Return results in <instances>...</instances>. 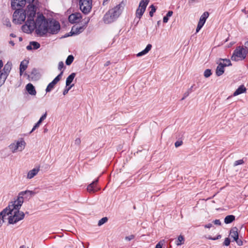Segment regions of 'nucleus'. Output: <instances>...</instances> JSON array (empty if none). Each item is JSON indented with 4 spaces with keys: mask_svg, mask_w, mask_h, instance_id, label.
<instances>
[{
    "mask_svg": "<svg viewBox=\"0 0 248 248\" xmlns=\"http://www.w3.org/2000/svg\"><path fill=\"white\" fill-rule=\"evenodd\" d=\"M212 75L211 70L210 69H206L204 72V76L205 78H208Z\"/></svg>",
    "mask_w": 248,
    "mask_h": 248,
    "instance_id": "obj_37",
    "label": "nucleus"
},
{
    "mask_svg": "<svg viewBox=\"0 0 248 248\" xmlns=\"http://www.w3.org/2000/svg\"><path fill=\"white\" fill-rule=\"evenodd\" d=\"M214 223L216 225H221V221L219 219H216L214 221Z\"/></svg>",
    "mask_w": 248,
    "mask_h": 248,
    "instance_id": "obj_51",
    "label": "nucleus"
},
{
    "mask_svg": "<svg viewBox=\"0 0 248 248\" xmlns=\"http://www.w3.org/2000/svg\"><path fill=\"white\" fill-rule=\"evenodd\" d=\"M220 61H222V64L225 67L232 65V63L229 59H220Z\"/></svg>",
    "mask_w": 248,
    "mask_h": 248,
    "instance_id": "obj_29",
    "label": "nucleus"
},
{
    "mask_svg": "<svg viewBox=\"0 0 248 248\" xmlns=\"http://www.w3.org/2000/svg\"><path fill=\"white\" fill-rule=\"evenodd\" d=\"M235 220V216L233 215L227 216L224 218V222L226 224H229L232 223Z\"/></svg>",
    "mask_w": 248,
    "mask_h": 248,
    "instance_id": "obj_27",
    "label": "nucleus"
},
{
    "mask_svg": "<svg viewBox=\"0 0 248 248\" xmlns=\"http://www.w3.org/2000/svg\"><path fill=\"white\" fill-rule=\"evenodd\" d=\"M168 20H169V17H168L167 16H165L163 17V22L164 23H167Z\"/></svg>",
    "mask_w": 248,
    "mask_h": 248,
    "instance_id": "obj_54",
    "label": "nucleus"
},
{
    "mask_svg": "<svg viewBox=\"0 0 248 248\" xmlns=\"http://www.w3.org/2000/svg\"><path fill=\"white\" fill-rule=\"evenodd\" d=\"M40 47V45L39 43L35 41H31L30 44L27 46L26 48L28 50L33 49H37Z\"/></svg>",
    "mask_w": 248,
    "mask_h": 248,
    "instance_id": "obj_18",
    "label": "nucleus"
},
{
    "mask_svg": "<svg viewBox=\"0 0 248 248\" xmlns=\"http://www.w3.org/2000/svg\"><path fill=\"white\" fill-rule=\"evenodd\" d=\"M81 17V16L80 13H76L70 15L68 17V20L70 23H75L78 22Z\"/></svg>",
    "mask_w": 248,
    "mask_h": 248,
    "instance_id": "obj_14",
    "label": "nucleus"
},
{
    "mask_svg": "<svg viewBox=\"0 0 248 248\" xmlns=\"http://www.w3.org/2000/svg\"><path fill=\"white\" fill-rule=\"evenodd\" d=\"M108 1L109 0H104L103 5H105L106 4V3H107Z\"/></svg>",
    "mask_w": 248,
    "mask_h": 248,
    "instance_id": "obj_57",
    "label": "nucleus"
},
{
    "mask_svg": "<svg viewBox=\"0 0 248 248\" xmlns=\"http://www.w3.org/2000/svg\"><path fill=\"white\" fill-rule=\"evenodd\" d=\"M26 143L25 141L21 139L20 140L17 141L16 143H13L9 146V149L13 153L16 151H22L25 147Z\"/></svg>",
    "mask_w": 248,
    "mask_h": 248,
    "instance_id": "obj_7",
    "label": "nucleus"
},
{
    "mask_svg": "<svg viewBox=\"0 0 248 248\" xmlns=\"http://www.w3.org/2000/svg\"><path fill=\"white\" fill-rule=\"evenodd\" d=\"M203 25H202V24L198 23L197 28H196V32H198L199 31L202 29V28L203 27Z\"/></svg>",
    "mask_w": 248,
    "mask_h": 248,
    "instance_id": "obj_49",
    "label": "nucleus"
},
{
    "mask_svg": "<svg viewBox=\"0 0 248 248\" xmlns=\"http://www.w3.org/2000/svg\"><path fill=\"white\" fill-rule=\"evenodd\" d=\"M6 211V210H3L0 213V227L2 226L3 223L7 219V217H5V216L4 215Z\"/></svg>",
    "mask_w": 248,
    "mask_h": 248,
    "instance_id": "obj_28",
    "label": "nucleus"
},
{
    "mask_svg": "<svg viewBox=\"0 0 248 248\" xmlns=\"http://www.w3.org/2000/svg\"><path fill=\"white\" fill-rule=\"evenodd\" d=\"M29 21L31 22L28 26H25L24 29L26 31L36 29L37 34L40 36H42L47 32L57 34L60 30V24L58 21L54 19H46L42 14H38L35 21L30 19Z\"/></svg>",
    "mask_w": 248,
    "mask_h": 248,
    "instance_id": "obj_1",
    "label": "nucleus"
},
{
    "mask_svg": "<svg viewBox=\"0 0 248 248\" xmlns=\"http://www.w3.org/2000/svg\"><path fill=\"white\" fill-rule=\"evenodd\" d=\"M98 181V179H97L88 185L87 186V190L89 192L94 193L97 190L95 187V185L97 184Z\"/></svg>",
    "mask_w": 248,
    "mask_h": 248,
    "instance_id": "obj_16",
    "label": "nucleus"
},
{
    "mask_svg": "<svg viewBox=\"0 0 248 248\" xmlns=\"http://www.w3.org/2000/svg\"><path fill=\"white\" fill-rule=\"evenodd\" d=\"M238 229L236 227H233L230 230V236L233 239L238 246H242L243 242L241 239H239L238 233Z\"/></svg>",
    "mask_w": 248,
    "mask_h": 248,
    "instance_id": "obj_10",
    "label": "nucleus"
},
{
    "mask_svg": "<svg viewBox=\"0 0 248 248\" xmlns=\"http://www.w3.org/2000/svg\"><path fill=\"white\" fill-rule=\"evenodd\" d=\"M247 51H248V41L245 43V48Z\"/></svg>",
    "mask_w": 248,
    "mask_h": 248,
    "instance_id": "obj_55",
    "label": "nucleus"
},
{
    "mask_svg": "<svg viewBox=\"0 0 248 248\" xmlns=\"http://www.w3.org/2000/svg\"><path fill=\"white\" fill-rule=\"evenodd\" d=\"M22 205L18 206L15 201L10 202L9 205L4 210L6 211L4 215L7 219L8 220L9 224H15L17 222L23 219L25 217V214L23 212L19 211Z\"/></svg>",
    "mask_w": 248,
    "mask_h": 248,
    "instance_id": "obj_3",
    "label": "nucleus"
},
{
    "mask_svg": "<svg viewBox=\"0 0 248 248\" xmlns=\"http://www.w3.org/2000/svg\"><path fill=\"white\" fill-rule=\"evenodd\" d=\"M115 18L112 16V15L108 12L104 16L103 20L106 24H109L113 22L115 20Z\"/></svg>",
    "mask_w": 248,
    "mask_h": 248,
    "instance_id": "obj_15",
    "label": "nucleus"
},
{
    "mask_svg": "<svg viewBox=\"0 0 248 248\" xmlns=\"http://www.w3.org/2000/svg\"><path fill=\"white\" fill-rule=\"evenodd\" d=\"M185 241L184 237L182 235H179L178 237V239L176 241L177 245H181L183 243H184Z\"/></svg>",
    "mask_w": 248,
    "mask_h": 248,
    "instance_id": "obj_33",
    "label": "nucleus"
},
{
    "mask_svg": "<svg viewBox=\"0 0 248 248\" xmlns=\"http://www.w3.org/2000/svg\"><path fill=\"white\" fill-rule=\"evenodd\" d=\"M63 75V71H62L50 83L48 84L46 89V93L50 92L52 90L55 85L61 80Z\"/></svg>",
    "mask_w": 248,
    "mask_h": 248,
    "instance_id": "obj_11",
    "label": "nucleus"
},
{
    "mask_svg": "<svg viewBox=\"0 0 248 248\" xmlns=\"http://www.w3.org/2000/svg\"><path fill=\"white\" fill-rule=\"evenodd\" d=\"M36 194V192L33 191L25 190L19 193L16 200L14 201L18 204V206L22 205L24 200L29 201L33 196Z\"/></svg>",
    "mask_w": 248,
    "mask_h": 248,
    "instance_id": "obj_4",
    "label": "nucleus"
},
{
    "mask_svg": "<svg viewBox=\"0 0 248 248\" xmlns=\"http://www.w3.org/2000/svg\"><path fill=\"white\" fill-rule=\"evenodd\" d=\"M12 69V64L11 63L7 62L4 66V68L1 71V73L5 75V76H8L11 70Z\"/></svg>",
    "mask_w": 248,
    "mask_h": 248,
    "instance_id": "obj_20",
    "label": "nucleus"
},
{
    "mask_svg": "<svg viewBox=\"0 0 248 248\" xmlns=\"http://www.w3.org/2000/svg\"><path fill=\"white\" fill-rule=\"evenodd\" d=\"M183 144V142L181 140H178L175 142V147H178L181 146Z\"/></svg>",
    "mask_w": 248,
    "mask_h": 248,
    "instance_id": "obj_44",
    "label": "nucleus"
},
{
    "mask_svg": "<svg viewBox=\"0 0 248 248\" xmlns=\"http://www.w3.org/2000/svg\"><path fill=\"white\" fill-rule=\"evenodd\" d=\"M41 123H40L39 121H38L36 124L34 125L31 131V133L33 131H34L36 128L39 127Z\"/></svg>",
    "mask_w": 248,
    "mask_h": 248,
    "instance_id": "obj_41",
    "label": "nucleus"
},
{
    "mask_svg": "<svg viewBox=\"0 0 248 248\" xmlns=\"http://www.w3.org/2000/svg\"><path fill=\"white\" fill-rule=\"evenodd\" d=\"M75 76H76V73H72L67 78L66 80V86H69L71 85L70 84L73 81Z\"/></svg>",
    "mask_w": 248,
    "mask_h": 248,
    "instance_id": "obj_26",
    "label": "nucleus"
},
{
    "mask_svg": "<svg viewBox=\"0 0 248 248\" xmlns=\"http://www.w3.org/2000/svg\"><path fill=\"white\" fill-rule=\"evenodd\" d=\"M81 143V140L80 138H77L74 142L75 145L77 146H79Z\"/></svg>",
    "mask_w": 248,
    "mask_h": 248,
    "instance_id": "obj_47",
    "label": "nucleus"
},
{
    "mask_svg": "<svg viewBox=\"0 0 248 248\" xmlns=\"http://www.w3.org/2000/svg\"><path fill=\"white\" fill-rule=\"evenodd\" d=\"M46 131H47V129H45V132H46Z\"/></svg>",
    "mask_w": 248,
    "mask_h": 248,
    "instance_id": "obj_64",
    "label": "nucleus"
},
{
    "mask_svg": "<svg viewBox=\"0 0 248 248\" xmlns=\"http://www.w3.org/2000/svg\"><path fill=\"white\" fill-rule=\"evenodd\" d=\"M74 59V58L73 55H69L68 56V57L67 58L66 61H65L66 64L67 65H70L73 62Z\"/></svg>",
    "mask_w": 248,
    "mask_h": 248,
    "instance_id": "obj_32",
    "label": "nucleus"
},
{
    "mask_svg": "<svg viewBox=\"0 0 248 248\" xmlns=\"http://www.w3.org/2000/svg\"><path fill=\"white\" fill-rule=\"evenodd\" d=\"M122 5L121 4L117 5L114 8L109 10L108 12L112 15L113 17H114L115 19L120 15L122 12Z\"/></svg>",
    "mask_w": 248,
    "mask_h": 248,
    "instance_id": "obj_13",
    "label": "nucleus"
},
{
    "mask_svg": "<svg viewBox=\"0 0 248 248\" xmlns=\"http://www.w3.org/2000/svg\"><path fill=\"white\" fill-rule=\"evenodd\" d=\"M46 115L47 113L46 112L41 117L38 121H39L40 123H42V121H44L46 118Z\"/></svg>",
    "mask_w": 248,
    "mask_h": 248,
    "instance_id": "obj_43",
    "label": "nucleus"
},
{
    "mask_svg": "<svg viewBox=\"0 0 248 248\" xmlns=\"http://www.w3.org/2000/svg\"><path fill=\"white\" fill-rule=\"evenodd\" d=\"M135 237V236L133 234H131L129 236H126L125 237V239L127 241H130L132 239H133Z\"/></svg>",
    "mask_w": 248,
    "mask_h": 248,
    "instance_id": "obj_46",
    "label": "nucleus"
},
{
    "mask_svg": "<svg viewBox=\"0 0 248 248\" xmlns=\"http://www.w3.org/2000/svg\"><path fill=\"white\" fill-rule=\"evenodd\" d=\"M39 170V168H34L30 170L28 173L27 178L29 179L32 178L38 173Z\"/></svg>",
    "mask_w": 248,
    "mask_h": 248,
    "instance_id": "obj_21",
    "label": "nucleus"
},
{
    "mask_svg": "<svg viewBox=\"0 0 248 248\" xmlns=\"http://www.w3.org/2000/svg\"><path fill=\"white\" fill-rule=\"evenodd\" d=\"M150 8H151V11L149 12V15L150 16L152 17L153 16L154 13H155L156 11V8L155 6H154V5H151Z\"/></svg>",
    "mask_w": 248,
    "mask_h": 248,
    "instance_id": "obj_36",
    "label": "nucleus"
},
{
    "mask_svg": "<svg viewBox=\"0 0 248 248\" xmlns=\"http://www.w3.org/2000/svg\"><path fill=\"white\" fill-rule=\"evenodd\" d=\"M89 19H88V20L87 21L86 24H87L89 22Z\"/></svg>",
    "mask_w": 248,
    "mask_h": 248,
    "instance_id": "obj_63",
    "label": "nucleus"
},
{
    "mask_svg": "<svg viewBox=\"0 0 248 248\" xmlns=\"http://www.w3.org/2000/svg\"><path fill=\"white\" fill-rule=\"evenodd\" d=\"M85 29V27L83 26H74L71 29V31L66 36H72L74 35H77L82 32Z\"/></svg>",
    "mask_w": 248,
    "mask_h": 248,
    "instance_id": "obj_12",
    "label": "nucleus"
},
{
    "mask_svg": "<svg viewBox=\"0 0 248 248\" xmlns=\"http://www.w3.org/2000/svg\"><path fill=\"white\" fill-rule=\"evenodd\" d=\"M221 237V235L219 234L217 237H209L208 239H210V240H216L220 238Z\"/></svg>",
    "mask_w": 248,
    "mask_h": 248,
    "instance_id": "obj_48",
    "label": "nucleus"
},
{
    "mask_svg": "<svg viewBox=\"0 0 248 248\" xmlns=\"http://www.w3.org/2000/svg\"><path fill=\"white\" fill-rule=\"evenodd\" d=\"M26 89L28 93L31 95H35L36 92L33 85L31 83H28L26 86Z\"/></svg>",
    "mask_w": 248,
    "mask_h": 248,
    "instance_id": "obj_17",
    "label": "nucleus"
},
{
    "mask_svg": "<svg viewBox=\"0 0 248 248\" xmlns=\"http://www.w3.org/2000/svg\"><path fill=\"white\" fill-rule=\"evenodd\" d=\"M209 16V13L208 12H205L201 16L200 20L198 23L202 24V25H204L207 18Z\"/></svg>",
    "mask_w": 248,
    "mask_h": 248,
    "instance_id": "obj_24",
    "label": "nucleus"
},
{
    "mask_svg": "<svg viewBox=\"0 0 248 248\" xmlns=\"http://www.w3.org/2000/svg\"><path fill=\"white\" fill-rule=\"evenodd\" d=\"M173 14V12L172 11H169L168 13L167 14V15L166 16L168 17H170L172 16Z\"/></svg>",
    "mask_w": 248,
    "mask_h": 248,
    "instance_id": "obj_52",
    "label": "nucleus"
},
{
    "mask_svg": "<svg viewBox=\"0 0 248 248\" xmlns=\"http://www.w3.org/2000/svg\"><path fill=\"white\" fill-rule=\"evenodd\" d=\"M19 40L20 41H22V37H19Z\"/></svg>",
    "mask_w": 248,
    "mask_h": 248,
    "instance_id": "obj_61",
    "label": "nucleus"
},
{
    "mask_svg": "<svg viewBox=\"0 0 248 248\" xmlns=\"http://www.w3.org/2000/svg\"><path fill=\"white\" fill-rule=\"evenodd\" d=\"M9 44H11V45H12L13 46H14L15 45V43H14V41H12V40L9 41Z\"/></svg>",
    "mask_w": 248,
    "mask_h": 248,
    "instance_id": "obj_58",
    "label": "nucleus"
},
{
    "mask_svg": "<svg viewBox=\"0 0 248 248\" xmlns=\"http://www.w3.org/2000/svg\"><path fill=\"white\" fill-rule=\"evenodd\" d=\"M24 248V246H22L20 247V248Z\"/></svg>",
    "mask_w": 248,
    "mask_h": 248,
    "instance_id": "obj_62",
    "label": "nucleus"
},
{
    "mask_svg": "<svg viewBox=\"0 0 248 248\" xmlns=\"http://www.w3.org/2000/svg\"><path fill=\"white\" fill-rule=\"evenodd\" d=\"M224 67L222 64V62H220L218 63V66L217 67L216 73L217 76H221L224 72Z\"/></svg>",
    "mask_w": 248,
    "mask_h": 248,
    "instance_id": "obj_22",
    "label": "nucleus"
},
{
    "mask_svg": "<svg viewBox=\"0 0 248 248\" xmlns=\"http://www.w3.org/2000/svg\"><path fill=\"white\" fill-rule=\"evenodd\" d=\"M34 0H11V7L13 10H19L25 6L27 2L29 5H33Z\"/></svg>",
    "mask_w": 248,
    "mask_h": 248,
    "instance_id": "obj_6",
    "label": "nucleus"
},
{
    "mask_svg": "<svg viewBox=\"0 0 248 248\" xmlns=\"http://www.w3.org/2000/svg\"><path fill=\"white\" fill-rule=\"evenodd\" d=\"M36 7L34 5H28L25 10L23 9L15 10L13 14V22L16 24H21L27 17V20L25 25L22 26V31L26 33H30L33 30H29L26 31L24 29L25 26H28L30 22L29 19L35 21L34 17L36 15Z\"/></svg>",
    "mask_w": 248,
    "mask_h": 248,
    "instance_id": "obj_2",
    "label": "nucleus"
},
{
    "mask_svg": "<svg viewBox=\"0 0 248 248\" xmlns=\"http://www.w3.org/2000/svg\"><path fill=\"white\" fill-rule=\"evenodd\" d=\"M213 226V225L212 223H208L207 224H206L204 225V227L205 228H210Z\"/></svg>",
    "mask_w": 248,
    "mask_h": 248,
    "instance_id": "obj_53",
    "label": "nucleus"
},
{
    "mask_svg": "<svg viewBox=\"0 0 248 248\" xmlns=\"http://www.w3.org/2000/svg\"><path fill=\"white\" fill-rule=\"evenodd\" d=\"M28 63L29 61L27 60H24L21 62L19 67L20 75H22V73L26 70Z\"/></svg>",
    "mask_w": 248,
    "mask_h": 248,
    "instance_id": "obj_19",
    "label": "nucleus"
},
{
    "mask_svg": "<svg viewBox=\"0 0 248 248\" xmlns=\"http://www.w3.org/2000/svg\"><path fill=\"white\" fill-rule=\"evenodd\" d=\"M7 78V76L1 73V71H0V87L4 84Z\"/></svg>",
    "mask_w": 248,
    "mask_h": 248,
    "instance_id": "obj_30",
    "label": "nucleus"
},
{
    "mask_svg": "<svg viewBox=\"0 0 248 248\" xmlns=\"http://www.w3.org/2000/svg\"><path fill=\"white\" fill-rule=\"evenodd\" d=\"M164 241L162 240L160 241L159 243H158L156 246L155 248H162V246L164 245Z\"/></svg>",
    "mask_w": 248,
    "mask_h": 248,
    "instance_id": "obj_40",
    "label": "nucleus"
},
{
    "mask_svg": "<svg viewBox=\"0 0 248 248\" xmlns=\"http://www.w3.org/2000/svg\"><path fill=\"white\" fill-rule=\"evenodd\" d=\"M247 57V50L243 46H238L233 51L231 57V60L233 61H238L245 59Z\"/></svg>",
    "mask_w": 248,
    "mask_h": 248,
    "instance_id": "obj_5",
    "label": "nucleus"
},
{
    "mask_svg": "<svg viewBox=\"0 0 248 248\" xmlns=\"http://www.w3.org/2000/svg\"><path fill=\"white\" fill-rule=\"evenodd\" d=\"M3 23L4 25L8 27H10L11 26V23L8 18L4 19L3 20Z\"/></svg>",
    "mask_w": 248,
    "mask_h": 248,
    "instance_id": "obj_38",
    "label": "nucleus"
},
{
    "mask_svg": "<svg viewBox=\"0 0 248 248\" xmlns=\"http://www.w3.org/2000/svg\"><path fill=\"white\" fill-rule=\"evenodd\" d=\"M36 73V70L35 69H33L31 74V78H34V77L33 76H35V73Z\"/></svg>",
    "mask_w": 248,
    "mask_h": 248,
    "instance_id": "obj_50",
    "label": "nucleus"
},
{
    "mask_svg": "<svg viewBox=\"0 0 248 248\" xmlns=\"http://www.w3.org/2000/svg\"><path fill=\"white\" fill-rule=\"evenodd\" d=\"M244 161L243 159H240L238 160H236L234 162L233 166L235 167V166H238L239 165H241V164H244Z\"/></svg>",
    "mask_w": 248,
    "mask_h": 248,
    "instance_id": "obj_39",
    "label": "nucleus"
},
{
    "mask_svg": "<svg viewBox=\"0 0 248 248\" xmlns=\"http://www.w3.org/2000/svg\"><path fill=\"white\" fill-rule=\"evenodd\" d=\"M64 67V64L63 62L61 61L59 62L58 64V69L59 70H61Z\"/></svg>",
    "mask_w": 248,
    "mask_h": 248,
    "instance_id": "obj_45",
    "label": "nucleus"
},
{
    "mask_svg": "<svg viewBox=\"0 0 248 248\" xmlns=\"http://www.w3.org/2000/svg\"><path fill=\"white\" fill-rule=\"evenodd\" d=\"M108 219L107 217H104L102 218L100 220H99L98 222V225L99 226H100L105 223L107 221Z\"/></svg>",
    "mask_w": 248,
    "mask_h": 248,
    "instance_id": "obj_34",
    "label": "nucleus"
},
{
    "mask_svg": "<svg viewBox=\"0 0 248 248\" xmlns=\"http://www.w3.org/2000/svg\"><path fill=\"white\" fill-rule=\"evenodd\" d=\"M247 89L244 85H240L238 89L234 92L233 96H236L246 92Z\"/></svg>",
    "mask_w": 248,
    "mask_h": 248,
    "instance_id": "obj_23",
    "label": "nucleus"
},
{
    "mask_svg": "<svg viewBox=\"0 0 248 248\" xmlns=\"http://www.w3.org/2000/svg\"><path fill=\"white\" fill-rule=\"evenodd\" d=\"M79 5L82 12L88 14L92 8V0H79Z\"/></svg>",
    "mask_w": 248,
    "mask_h": 248,
    "instance_id": "obj_8",
    "label": "nucleus"
},
{
    "mask_svg": "<svg viewBox=\"0 0 248 248\" xmlns=\"http://www.w3.org/2000/svg\"><path fill=\"white\" fill-rule=\"evenodd\" d=\"M150 0H141L139 4V8L136 10V16L139 19L141 18L144 14L146 8Z\"/></svg>",
    "mask_w": 248,
    "mask_h": 248,
    "instance_id": "obj_9",
    "label": "nucleus"
},
{
    "mask_svg": "<svg viewBox=\"0 0 248 248\" xmlns=\"http://www.w3.org/2000/svg\"><path fill=\"white\" fill-rule=\"evenodd\" d=\"M152 47V45H151V44L147 45L146 48L144 50H143L142 51L138 53L137 54V56L139 57H140V56H142L143 55L146 54L151 49Z\"/></svg>",
    "mask_w": 248,
    "mask_h": 248,
    "instance_id": "obj_25",
    "label": "nucleus"
},
{
    "mask_svg": "<svg viewBox=\"0 0 248 248\" xmlns=\"http://www.w3.org/2000/svg\"><path fill=\"white\" fill-rule=\"evenodd\" d=\"M10 35V36H11L12 37H16V35L15 34H14V33H11Z\"/></svg>",
    "mask_w": 248,
    "mask_h": 248,
    "instance_id": "obj_59",
    "label": "nucleus"
},
{
    "mask_svg": "<svg viewBox=\"0 0 248 248\" xmlns=\"http://www.w3.org/2000/svg\"><path fill=\"white\" fill-rule=\"evenodd\" d=\"M157 26H159L160 24V21H158L157 23Z\"/></svg>",
    "mask_w": 248,
    "mask_h": 248,
    "instance_id": "obj_60",
    "label": "nucleus"
},
{
    "mask_svg": "<svg viewBox=\"0 0 248 248\" xmlns=\"http://www.w3.org/2000/svg\"><path fill=\"white\" fill-rule=\"evenodd\" d=\"M110 64V61H107L105 64H104V66H108L109 64Z\"/></svg>",
    "mask_w": 248,
    "mask_h": 248,
    "instance_id": "obj_56",
    "label": "nucleus"
},
{
    "mask_svg": "<svg viewBox=\"0 0 248 248\" xmlns=\"http://www.w3.org/2000/svg\"><path fill=\"white\" fill-rule=\"evenodd\" d=\"M195 85H193L189 89L187 90V91L185 92L184 94V96L182 98V100H184L186 97H187L189 94L193 92V88H194V86Z\"/></svg>",
    "mask_w": 248,
    "mask_h": 248,
    "instance_id": "obj_31",
    "label": "nucleus"
},
{
    "mask_svg": "<svg viewBox=\"0 0 248 248\" xmlns=\"http://www.w3.org/2000/svg\"><path fill=\"white\" fill-rule=\"evenodd\" d=\"M230 240L229 238H226L223 243V245L226 246H228L230 244Z\"/></svg>",
    "mask_w": 248,
    "mask_h": 248,
    "instance_id": "obj_42",
    "label": "nucleus"
},
{
    "mask_svg": "<svg viewBox=\"0 0 248 248\" xmlns=\"http://www.w3.org/2000/svg\"><path fill=\"white\" fill-rule=\"evenodd\" d=\"M74 86V84H72L70 86L65 87V88L64 89V91H63V95H65L66 94L68 93L69 91L72 88V87Z\"/></svg>",
    "mask_w": 248,
    "mask_h": 248,
    "instance_id": "obj_35",
    "label": "nucleus"
}]
</instances>
